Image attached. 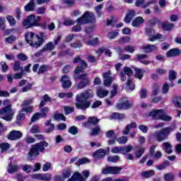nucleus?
Instances as JSON below:
<instances>
[{"label": "nucleus", "instance_id": "1", "mask_svg": "<svg viewBox=\"0 0 181 181\" xmlns=\"http://www.w3.org/2000/svg\"><path fill=\"white\" fill-rule=\"evenodd\" d=\"M73 63H79L80 64V66L76 67L74 71V78L76 80H77V78H80L81 80H82V81L79 83L77 86L78 90H81V88H84L86 86H88V84H90V81H88V75L87 74H83L81 75H79L80 73L83 72V70H86V68L87 67V62L84 60H81L79 57H76L74 59Z\"/></svg>", "mask_w": 181, "mask_h": 181}, {"label": "nucleus", "instance_id": "2", "mask_svg": "<svg viewBox=\"0 0 181 181\" xmlns=\"http://www.w3.org/2000/svg\"><path fill=\"white\" fill-rule=\"evenodd\" d=\"M93 97V93L91 90H86L81 94H78L76 96L75 105L78 110H87L91 105V102L88 101V98Z\"/></svg>", "mask_w": 181, "mask_h": 181}, {"label": "nucleus", "instance_id": "3", "mask_svg": "<svg viewBox=\"0 0 181 181\" xmlns=\"http://www.w3.org/2000/svg\"><path fill=\"white\" fill-rule=\"evenodd\" d=\"M47 35L44 33H40V36L35 35L33 32H29L25 34V40L30 46L33 47H39L42 45V42L47 40Z\"/></svg>", "mask_w": 181, "mask_h": 181}, {"label": "nucleus", "instance_id": "4", "mask_svg": "<svg viewBox=\"0 0 181 181\" xmlns=\"http://www.w3.org/2000/svg\"><path fill=\"white\" fill-rule=\"evenodd\" d=\"M40 21H42V16L32 14L28 16L23 21V26L25 29H29L33 28L34 26H41L42 29H45L46 26H42L40 24Z\"/></svg>", "mask_w": 181, "mask_h": 181}, {"label": "nucleus", "instance_id": "5", "mask_svg": "<svg viewBox=\"0 0 181 181\" xmlns=\"http://www.w3.org/2000/svg\"><path fill=\"white\" fill-rule=\"evenodd\" d=\"M48 146L49 143L46 142L45 141L33 145L28 153V160H32V158H33V156H39V152H44L45 148H47Z\"/></svg>", "mask_w": 181, "mask_h": 181}, {"label": "nucleus", "instance_id": "6", "mask_svg": "<svg viewBox=\"0 0 181 181\" xmlns=\"http://www.w3.org/2000/svg\"><path fill=\"white\" fill-rule=\"evenodd\" d=\"M175 129H176V127L175 126L164 127L161 129L160 131H156L154 132L153 136L158 142H162V141H165V139L168 138V136L170 135Z\"/></svg>", "mask_w": 181, "mask_h": 181}, {"label": "nucleus", "instance_id": "7", "mask_svg": "<svg viewBox=\"0 0 181 181\" xmlns=\"http://www.w3.org/2000/svg\"><path fill=\"white\" fill-rule=\"evenodd\" d=\"M149 117H151L153 119H157L160 121H172V117L166 115L163 109L153 110L149 113Z\"/></svg>", "mask_w": 181, "mask_h": 181}, {"label": "nucleus", "instance_id": "8", "mask_svg": "<svg viewBox=\"0 0 181 181\" xmlns=\"http://www.w3.org/2000/svg\"><path fill=\"white\" fill-rule=\"evenodd\" d=\"M15 111L12 110V105H8L0 110V118L5 121H12Z\"/></svg>", "mask_w": 181, "mask_h": 181}, {"label": "nucleus", "instance_id": "9", "mask_svg": "<svg viewBox=\"0 0 181 181\" xmlns=\"http://www.w3.org/2000/svg\"><path fill=\"white\" fill-rule=\"evenodd\" d=\"M78 24L86 25V23H94L95 16L91 11H86L81 18L77 19Z\"/></svg>", "mask_w": 181, "mask_h": 181}, {"label": "nucleus", "instance_id": "10", "mask_svg": "<svg viewBox=\"0 0 181 181\" xmlns=\"http://www.w3.org/2000/svg\"><path fill=\"white\" fill-rule=\"evenodd\" d=\"M122 170L120 167H106L103 169L102 173L103 175H118Z\"/></svg>", "mask_w": 181, "mask_h": 181}, {"label": "nucleus", "instance_id": "11", "mask_svg": "<svg viewBox=\"0 0 181 181\" xmlns=\"http://www.w3.org/2000/svg\"><path fill=\"white\" fill-rule=\"evenodd\" d=\"M103 77L105 87H111L113 81L112 77L111 76V71L103 73Z\"/></svg>", "mask_w": 181, "mask_h": 181}, {"label": "nucleus", "instance_id": "12", "mask_svg": "<svg viewBox=\"0 0 181 181\" xmlns=\"http://www.w3.org/2000/svg\"><path fill=\"white\" fill-rule=\"evenodd\" d=\"M146 33L148 35V36L150 37V42H155V40H158V39H162V35L157 34L155 35V30L152 28H147L146 30Z\"/></svg>", "mask_w": 181, "mask_h": 181}, {"label": "nucleus", "instance_id": "13", "mask_svg": "<svg viewBox=\"0 0 181 181\" xmlns=\"http://www.w3.org/2000/svg\"><path fill=\"white\" fill-rule=\"evenodd\" d=\"M23 134L21 131L13 130L8 136V139L10 141H16L21 139Z\"/></svg>", "mask_w": 181, "mask_h": 181}, {"label": "nucleus", "instance_id": "14", "mask_svg": "<svg viewBox=\"0 0 181 181\" xmlns=\"http://www.w3.org/2000/svg\"><path fill=\"white\" fill-rule=\"evenodd\" d=\"M131 107V104H129V101L128 99L123 98L120 100V103H117V108L118 110H127Z\"/></svg>", "mask_w": 181, "mask_h": 181}, {"label": "nucleus", "instance_id": "15", "mask_svg": "<svg viewBox=\"0 0 181 181\" xmlns=\"http://www.w3.org/2000/svg\"><path fill=\"white\" fill-rule=\"evenodd\" d=\"M63 88H70L71 87V81L67 75L62 76L61 78Z\"/></svg>", "mask_w": 181, "mask_h": 181}, {"label": "nucleus", "instance_id": "16", "mask_svg": "<svg viewBox=\"0 0 181 181\" xmlns=\"http://www.w3.org/2000/svg\"><path fill=\"white\" fill-rule=\"evenodd\" d=\"M136 127H138V125L136 124V122H132L129 123L126 126L124 130L122 132V134L128 135L129 134V131H131V129H135Z\"/></svg>", "mask_w": 181, "mask_h": 181}, {"label": "nucleus", "instance_id": "17", "mask_svg": "<svg viewBox=\"0 0 181 181\" xmlns=\"http://www.w3.org/2000/svg\"><path fill=\"white\" fill-rule=\"evenodd\" d=\"M68 181H86V179L83 178L81 173L76 171Z\"/></svg>", "mask_w": 181, "mask_h": 181}, {"label": "nucleus", "instance_id": "18", "mask_svg": "<svg viewBox=\"0 0 181 181\" xmlns=\"http://www.w3.org/2000/svg\"><path fill=\"white\" fill-rule=\"evenodd\" d=\"M145 20L143 17L139 16L134 18L132 23V25L134 28H139L141 25H143L144 23Z\"/></svg>", "mask_w": 181, "mask_h": 181}, {"label": "nucleus", "instance_id": "19", "mask_svg": "<svg viewBox=\"0 0 181 181\" xmlns=\"http://www.w3.org/2000/svg\"><path fill=\"white\" fill-rule=\"evenodd\" d=\"M36 8V4H35V0H30L28 4L24 6V9L26 12H33Z\"/></svg>", "mask_w": 181, "mask_h": 181}, {"label": "nucleus", "instance_id": "20", "mask_svg": "<svg viewBox=\"0 0 181 181\" xmlns=\"http://www.w3.org/2000/svg\"><path fill=\"white\" fill-rule=\"evenodd\" d=\"M135 15H136V13L134 10H129L124 18V22H126V23H130L131 21H132Z\"/></svg>", "mask_w": 181, "mask_h": 181}, {"label": "nucleus", "instance_id": "21", "mask_svg": "<svg viewBox=\"0 0 181 181\" xmlns=\"http://www.w3.org/2000/svg\"><path fill=\"white\" fill-rule=\"evenodd\" d=\"M146 53H151V52H155L158 49V47L155 45H144L141 47Z\"/></svg>", "mask_w": 181, "mask_h": 181}, {"label": "nucleus", "instance_id": "22", "mask_svg": "<svg viewBox=\"0 0 181 181\" xmlns=\"http://www.w3.org/2000/svg\"><path fill=\"white\" fill-rule=\"evenodd\" d=\"M105 156V150L103 148H100L93 153V158H95L97 160L98 159H101V158H104Z\"/></svg>", "mask_w": 181, "mask_h": 181}, {"label": "nucleus", "instance_id": "23", "mask_svg": "<svg viewBox=\"0 0 181 181\" xmlns=\"http://www.w3.org/2000/svg\"><path fill=\"white\" fill-rule=\"evenodd\" d=\"M136 57H137L138 60H139V62L141 63H142L143 64L148 65V64H151V63H152V62L145 59L148 57V55H146L145 54L136 55Z\"/></svg>", "mask_w": 181, "mask_h": 181}, {"label": "nucleus", "instance_id": "24", "mask_svg": "<svg viewBox=\"0 0 181 181\" xmlns=\"http://www.w3.org/2000/svg\"><path fill=\"white\" fill-rule=\"evenodd\" d=\"M110 94V92L103 88H99L97 90V95L100 98H104V97H107Z\"/></svg>", "mask_w": 181, "mask_h": 181}, {"label": "nucleus", "instance_id": "25", "mask_svg": "<svg viewBox=\"0 0 181 181\" xmlns=\"http://www.w3.org/2000/svg\"><path fill=\"white\" fill-rule=\"evenodd\" d=\"M163 150L166 152V153L170 154L172 153V144L168 142H164L163 144Z\"/></svg>", "mask_w": 181, "mask_h": 181}, {"label": "nucleus", "instance_id": "26", "mask_svg": "<svg viewBox=\"0 0 181 181\" xmlns=\"http://www.w3.org/2000/svg\"><path fill=\"white\" fill-rule=\"evenodd\" d=\"M135 73L136 78H139V80H142V78L144 77V73H145V69L136 68Z\"/></svg>", "mask_w": 181, "mask_h": 181}, {"label": "nucleus", "instance_id": "27", "mask_svg": "<svg viewBox=\"0 0 181 181\" xmlns=\"http://www.w3.org/2000/svg\"><path fill=\"white\" fill-rule=\"evenodd\" d=\"M151 4H153V1H148L145 3L144 0H136V6H142V8H146V6H149Z\"/></svg>", "mask_w": 181, "mask_h": 181}, {"label": "nucleus", "instance_id": "28", "mask_svg": "<svg viewBox=\"0 0 181 181\" xmlns=\"http://www.w3.org/2000/svg\"><path fill=\"white\" fill-rule=\"evenodd\" d=\"M106 54V56H109V57H111V55L112 54V52L110 49H107L104 47L99 48V50L96 52L98 54H103L104 53Z\"/></svg>", "mask_w": 181, "mask_h": 181}, {"label": "nucleus", "instance_id": "29", "mask_svg": "<svg viewBox=\"0 0 181 181\" xmlns=\"http://www.w3.org/2000/svg\"><path fill=\"white\" fill-rule=\"evenodd\" d=\"M18 169H19L18 165L10 163L8 168V172L12 175L15 173V172H18Z\"/></svg>", "mask_w": 181, "mask_h": 181}, {"label": "nucleus", "instance_id": "30", "mask_svg": "<svg viewBox=\"0 0 181 181\" xmlns=\"http://www.w3.org/2000/svg\"><path fill=\"white\" fill-rule=\"evenodd\" d=\"M155 175V170H150L148 171H144L141 173V176L142 177H145V179H148L149 177H151V176Z\"/></svg>", "mask_w": 181, "mask_h": 181}, {"label": "nucleus", "instance_id": "31", "mask_svg": "<svg viewBox=\"0 0 181 181\" xmlns=\"http://www.w3.org/2000/svg\"><path fill=\"white\" fill-rule=\"evenodd\" d=\"M100 122V120L98 119H97L96 117H89L88 119V122L87 123H84L83 124V127H88V124H98V122Z\"/></svg>", "mask_w": 181, "mask_h": 181}, {"label": "nucleus", "instance_id": "32", "mask_svg": "<svg viewBox=\"0 0 181 181\" xmlns=\"http://www.w3.org/2000/svg\"><path fill=\"white\" fill-rule=\"evenodd\" d=\"M112 90L110 91V98H114L118 93V85L113 83L112 86Z\"/></svg>", "mask_w": 181, "mask_h": 181}, {"label": "nucleus", "instance_id": "33", "mask_svg": "<svg viewBox=\"0 0 181 181\" xmlns=\"http://www.w3.org/2000/svg\"><path fill=\"white\" fill-rule=\"evenodd\" d=\"M133 149L134 147L131 145L122 146V153H123V155H126V153L131 152Z\"/></svg>", "mask_w": 181, "mask_h": 181}, {"label": "nucleus", "instance_id": "34", "mask_svg": "<svg viewBox=\"0 0 181 181\" xmlns=\"http://www.w3.org/2000/svg\"><path fill=\"white\" fill-rule=\"evenodd\" d=\"M135 90V84L129 79L127 80V91H134Z\"/></svg>", "mask_w": 181, "mask_h": 181}, {"label": "nucleus", "instance_id": "35", "mask_svg": "<svg viewBox=\"0 0 181 181\" xmlns=\"http://www.w3.org/2000/svg\"><path fill=\"white\" fill-rule=\"evenodd\" d=\"M70 176H71V170L69 168H65L62 171V177H64V179H69Z\"/></svg>", "mask_w": 181, "mask_h": 181}, {"label": "nucleus", "instance_id": "36", "mask_svg": "<svg viewBox=\"0 0 181 181\" xmlns=\"http://www.w3.org/2000/svg\"><path fill=\"white\" fill-rule=\"evenodd\" d=\"M16 41V37L14 35H11L5 38L4 42L8 45H12L14 42Z\"/></svg>", "mask_w": 181, "mask_h": 181}, {"label": "nucleus", "instance_id": "37", "mask_svg": "<svg viewBox=\"0 0 181 181\" xmlns=\"http://www.w3.org/2000/svg\"><path fill=\"white\" fill-rule=\"evenodd\" d=\"M50 101V98L47 95H45L42 98V100H41L40 103V107H45L47 103H49Z\"/></svg>", "mask_w": 181, "mask_h": 181}, {"label": "nucleus", "instance_id": "38", "mask_svg": "<svg viewBox=\"0 0 181 181\" xmlns=\"http://www.w3.org/2000/svg\"><path fill=\"white\" fill-rule=\"evenodd\" d=\"M14 71H22L23 70V67L21 66V62L16 61L13 66Z\"/></svg>", "mask_w": 181, "mask_h": 181}, {"label": "nucleus", "instance_id": "39", "mask_svg": "<svg viewBox=\"0 0 181 181\" xmlns=\"http://www.w3.org/2000/svg\"><path fill=\"white\" fill-rule=\"evenodd\" d=\"M118 144H119L120 145H124L125 144H127V142H128V137L125 136H122L121 137H119L117 139Z\"/></svg>", "mask_w": 181, "mask_h": 181}, {"label": "nucleus", "instance_id": "40", "mask_svg": "<svg viewBox=\"0 0 181 181\" xmlns=\"http://www.w3.org/2000/svg\"><path fill=\"white\" fill-rule=\"evenodd\" d=\"M11 148V144L8 143H2L0 144V148L1 152H6V151H8Z\"/></svg>", "mask_w": 181, "mask_h": 181}, {"label": "nucleus", "instance_id": "41", "mask_svg": "<svg viewBox=\"0 0 181 181\" xmlns=\"http://www.w3.org/2000/svg\"><path fill=\"white\" fill-rule=\"evenodd\" d=\"M176 76H177V74L175 70H170L169 71V80L170 81H173L176 80Z\"/></svg>", "mask_w": 181, "mask_h": 181}, {"label": "nucleus", "instance_id": "42", "mask_svg": "<svg viewBox=\"0 0 181 181\" xmlns=\"http://www.w3.org/2000/svg\"><path fill=\"white\" fill-rule=\"evenodd\" d=\"M6 20L8 21L10 26H15V25H16V20H15V18L11 16H7Z\"/></svg>", "mask_w": 181, "mask_h": 181}, {"label": "nucleus", "instance_id": "43", "mask_svg": "<svg viewBox=\"0 0 181 181\" xmlns=\"http://www.w3.org/2000/svg\"><path fill=\"white\" fill-rule=\"evenodd\" d=\"M54 47L56 45L52 42H49L44 47V50H53Z\"/></svg>", "mask_w": 181, "mask_h": 181}, {"label": "nucleus", "instance_id": "44", "mask_svg": "<svg viewBox=\"0 0 181 181\" xmlns=\"http://www.w3.org/2000/svg\"><path fill=\"white\" fill-rule=\"evenodd\" d=\"M47 112H49V107H45L40 111V115H41V118L46 117V115H47Z\"/></svg>", "mask_w": 181, "mask_h": 181}, {"label": "nucleus", "instance_id": "45", "mask_svg": "<svg viewBox=\"0 0 181 181\" xmlns=\"http://www.w3.org/2000/svg\"><path fill=\"white\" fill-rule=\"evenodd\" d=\"M68 132H69V134H71V135H77V134H78V129H77V127H76V126H72L69 128Z\"/></svg>", "mask_w": 181, "mask_h": 181}, {"label": "nucleus", "instance_id": "46", "mask_svg": "<svg viewBox=\"0 0 181 181\" xmlns=\"http://www.w3.org/2000/svg\"><path fill=\"white\" fill-rule=\"evenodd\" d=\"M164 180L165 181H173L175 180V175L172 173H168L164 175Z\"/></svg>", "mask_w": 181, "mask_h": 181}, {"label": "nucleus", "instance_id": "47", "mask_svg": "<svg viewBox=\"0 0 181 181\" xmlns=\"http://www.w3.org/2000/svg\"><path fill=\"white\" fill-rule=\"evenodd\" d=\"M173 26H175V25L173 23H163V29L164 30H172L173 29Z\"/></svg>", "mask_w": 181, "mask_h": 181}, {"label": "nucleus", "instance_id": "48", "mask_svg": "<svg viewBox=\"0 0 181 181\" xmlns=\"http://www.w3.org/2000/svg\"><path fill=\"white\" fill-rule=\"evenodd\" d=\"M36 13H37V15H45V13H46V7L45 6L38 7L36 9Z\"/></svg>", "mask_w": 181, "mask_h": 181}, {"label": "nucleus", "instance_id": "49", "mask_svg": "<svg viewBox=\"0 0 181 181\" xmlns=\"http://www.w3.org/2000/svg\"><path fill=\"white\" fill-rule=\"evenodd\" d=\"M52 179V175L49 173L42 174L41 180L42 181H49Z\"/></svg>", "mask_w": 181, "mask_h": 181}, {"label": "nucleus", "instance_id": "50", "mask_svg": "<svg viewBox=\"0 0 181 181\" xmlns=\"http://www.w3.org/2000/svg\"><path fill=\"white\" fill-rule=\"evenodd\" d=\"M160 90V87L158 84H154L153 86V94L154 95H158L159 94V91Z\"/></svg>", "mask_w": 181, "mask_h": 181}, {"label": "nucleus", "instance_id": "51", "mask_svg": "<svg viewBox=\"0 0 181 181\" xmlns=\"http://www.w3.org/2000/svg\"><path fill=\"white\" fill-rule=\"evenodd\" d=\"M117 36H118V31H111L107 34V37L110 40L115 39Z\"/></svg>", "mask_w": 181, "mask_h": 181}, {"label": "nucleus", "instance_id": "52", "mask_svg": "<svg viewBox=\"0 0 181 181\" xmlns=\"http://www.w3.org/2000/svg\"><path fill=\"white\" fill-rule=\"evenodd\" d=\"M112 153H122V146H116L111 149Z\"/></svg>", "mask_w": 181, "mask_h": 181}, {"label": "nucleus", "instance_id": "53", "mask_svg": "<svg viewBox=\"0 0 181 181\" xmlns=\"http://www.w3.org/2000/svg\"><path fill=\"white\" fill-rule=\"evenodd\" d=\"M119 160V156H110L107 158V162H118Z\"/></svg>", "mask_w": 181, "mask_h": 181}, {"label": "nucleus", "instance_id": "54", "mask_svg": "<svg viewBox=\"0 0 181 181\" xmlns=\"http://www.w3.org/2000/svg\"><path fill=\"white\" fill-rule=\"evenodd\" d=\"M86 163H90V160L87 158H83L78 160L76 165H84Z\"/></svg>", "mask_w": 181, "mask_h": 181}, {"label": "nucleus", "instance_id": "55", "mask_svg": "<svg viewBox=\"0 0 181 181\" xmlns=\"http://www.w3.org/2000/svg\"><path fill=\"white\" fill-rule=\"evenodd\" d=\"M42 118V116L40 112H36L33 115V116L31 118V122H36L37 119H40Z\"/></svg>", "mask_w": 181, "mask_h": 181}, {"label": "nucleus", "instance_id": "56", "mask_svg": "<svg viewBox=\"0 0 181 181\" xmlns=\"http://www.w3.org/2000/svg\"><path fill=\"white\" fill-rule=\"evenodd\" d=\"M52 169V163H46L42 166V170L43 172H47Z\"/></svg>", "mask_w": 181, "mask_h": 181}, {"label": "nucleus", "instance_id": "57", "mask_svg": "<svg viewBox=\"0 0 181 181\" xmlns=\"http://www.w3.org/2000/svg\"><path fill=\"white\" fill-rule=\"evenodd\" d=\"M144 152H145V148H144V147H141L136 151V158H141V156L144 155Z\"/></svg>", "mask_w": 181, "mask_h": 181}, {"label": "nucleus", "instance_id": "58", "mask_svg": "<svg viewBox=\"0 0 181 181\" xmlns=\"http://www.w3.org/2000/svg\"><path fill=\"white\" fill-rule=\"evenodd\" d=\"M25 118V113L23 110H21L18 115L16 117L17 121H24Z\"/></svg>", "mask_w": 181, "mask_h": 181}, {"label": "nucleus", "instance_id": "59", "mask_svg": "<svg viewBox=\"0 0 181 181\" xmlns=\"http://www.w3.org/2000/svg\"><path fill=\"white\" fill-rule=\"evenodd\" d=\"M124 50L128 53H134L135 52V47L134 45H127L124 47Z\"/></svg>", "mask_w": 181, "mask_h": 181}, {"label": "nucleus", "instance_id": "60", "mask_svg": "<svg viewBox=\"0 0 181 181\" xmlns=\"http://www.w3.org/2000/svg\"><path fill=\"white\" fill-rule=\"evenodd\" d=\"M131 38L129 36L123 37L119 39V42L121 44L129 43Z\"/></svg>", "mask_w": 181, "mask_h": 181}, {"label": "nucleus", "instance_id": "61", "mask_svg": "<svg viewBox=\"0 0 181 181\" xmlns=\"http://www.w3.org/2000/svg\"><path fill=\"white\" fill-rule=\"evenodd\" d=\"M148 90H146V88H141V90H140V98H146V97H148L147 95Z\"/></svg>", "mask_w": 181, "mask_h": 181}, {"label": "nucleus", "instance_id": "62", "mask_svg": "<svg viewBox=\"0 0 181 181\" xmlns=\"http://www.w3.org/2000/svg\"><path fill=\"white\" fill-rule=\"evenodd\" d=\"M64 111L66 115H69V114H71L74 111V107H69V106H65L64 107Z\"/></svg>", "mask_w": 181, "mask_h": 181}, {"label": "nucleus", "instance_id": "63", "mask_svg": "<svg viewBox=\"0 0 181 181\" xmlns=\"http://www.w3.org/2000/svg\"><path fill=\"white\" fill-rule=\"evenodd\" d=\"M101 132V129H100L99 127H96L93 129H92V132L90 133V135H98Z\"/></svg>", "mask_w": 181, "mask_h": 181}, {"label": "nucleus", "instance_id": "64", "mask_svg": "<svg viewBox=\"0 0 181 181\" xmlns=\"http://www.w3.org/2000/svg\"><path fill=\"white\" fill-rule=\"evenodd\" d=\"M5 17H0V29L1 30H5Z\"/></svg>", "mask_w": 181, "mask_h": 181}]
</instances>
